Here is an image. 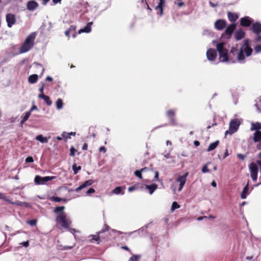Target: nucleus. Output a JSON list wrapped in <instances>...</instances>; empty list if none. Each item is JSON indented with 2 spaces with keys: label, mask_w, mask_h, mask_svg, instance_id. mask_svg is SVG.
<instances>
[{
  "label": "nucleus",
  "mask_w": 261,
  "mask_h": 261,
  "mask_svg": "<svg viewBox=\"0 0 261 261\" xmlns=\"http://www.w3.org/2000/svg\"><path fill=\"white\" fill-rule=\"evenodd\" d=\"M209 4L212 7H216L218 5L217 4H214L211 1L209 2Z\"/></svg>",
  "instance_id": "nucleus-61"
},
{
  "label": "nucleus",
  "mask_w": 261,
  "mask_h": 261,
  "mask_svg": "<svg viewBox=\"0 0 261 261\" xmlns=\"http://www.w3.org/2000/svg\"><path fill=\"white\" fill-rule=\"evenodd\" d=\"M72 168L74 174H76L81 169V166H77L76 165L74 164L72 165Z\"/></svg>",
  "instance_id": "nucleus-36"
},
{
  "label": "nucleus",
  "mask_w": 261,
  "mask_h": 261,
  "mask_svg": "<svg viewBox=\"0 0 261 261\" xmlns=\"http://www.w3.org/2000/svg\"><path fill=\"white\" fill-rule=\"evenodd\" d=\"M0 199H2L6 202H7L9 203L14 204H16L15 202H14L12 201L11 200H10L7 196H6L4 193L0 192Z\"/></svg>",
  "instance_id": "nucleus-29"
},
{
  "label": "nucleus",
  "mask_w": 261,
  "mask_h": 261,
  "mask_svg": "<svg viewBox=\"0 0 261 261\" xmlns=\"http://www.w3.org/2000/svg\"><path fill=\"white\" fill-rule=\"evenodd\" d=\"M248 190H249V187H248V184H247L244 188L242 192L241 197L242 199H244L246 198L247 195L248 194Z\"/></svg>",
  "instance_id": "nucleus-26"
},
{
  "label": "nucleus",
  "mask_w": 261,
  "mask_h": 261,
  "mask_svg": "<svg viewBox=\"0 0 261 261\" xmlns=\"http://www.w3.org/2000/svg\"><path fill=\"white\" fill-rule=\"evenodd\" d=\"M188 172H186L184 175L179 176L175 180L176 182H179V187L178 189V191H181L185 186L186 180L187 177L188 175Z\"/></svg>",
  "instance_id": "nucleus-9"
},
{
  "label": "nucleus",
  "mask_w": 261,
  "mask_h": 261,
  "mask_svg": "<svg viewBox=\"0 0 261 261\" xmlns=\"http://www.w3.org/2000/svg\"><path fill=\"white\" fill-rule=\"evenodd\" d=\"M237 156L241 160H244L245 158V156L244 155L241 153H238L237 154Z\"/></svg>",
  "instance_id": "nucleus-55"
},
{
  "label": "nucleus",
  "mask_w": 261,
  "mask_h": 261,
  "mask_svg": "<svg viewBox=\"0 0 261 261\" xmlns=\"http://www.w3.org/2000/svg\"><path fill=\"white\" fill-rule=\"evenodd\" d=\"M92 24V22H89L86 27L79 31V33L81 34L82 33H90L91 31V26Z\"/></svg>",
  "instance_id": "nucleus-19"
},
{
  "label": "nucleus",
  "mask_w": 261,
  "mask_h": 261,
  "mask_svg": "<svg viewBox=\"0 0 261 261\" xmlns=\"http://www.w3.org/2000/svg\"><path fill=\"white\" fill-rule=\"evenodd\" d=\"M72 248V246H65L63 247V248L62 249L63 250H69Z\"/></svg>",
  "instance_id": "nucleus-60"
},
{
  "label": "nucleus",
  "mask_w": 261,
  "mask_h": 261,
  "mask_svg": "<svg viewBox=\"0 0 261 261\" xmlns=\"http://www.w3.org/2000/svg\"><path fill=\"white\" fill-rule=\"evenodd\" d=\"M241 124V121L238 119H233L230 121L229 129L226 130L225 133V135H232L236 133Z\"/></svg>",
  "instance_id": "nucleus-5"
},
{
  "label": "nucleus",
  "mask_w": 261,
  "mask_h": 261,
  "mask_svg": "<svg viewBox=\"0 0 261 261\" xmlns=\"http://www.w3.org/2000/svg\"><path fill=\"white\" fill-rule=\"evenodd\" d=\"M140 184H138V185H134L132 187H129L128 189V191L129 192H133L137 189H138L140 188Z\"/></svg>",
  "instance_id": "nucleus-37"
},
{
  "label": "nucleus",
  "mask_w": 261,
  "mask_h": 261,
  "mask_svg": "<svg viewBox=\"0 0 261 261\" xmlns=\"http://www.w3.org/2000/svg\"><path fill=\"white\" fill-rule=\"evenodd\" d=\"M227 17L229 20L232 22H235L239 18V16L236 13L230 12H227Z\"/></svg>",
  "instance_id": "nucleus-21"
},
{
  "label": "nucleus",
  "mask_w": 261,
  "mask_h": 261,
  "mask_svg": "<svg viewBox=\"0 0 261 261\" xmlns=\"http://www.w3.org/2000/svg\"><path fill=\"white\" fill-rule=\"evenodd\" d=\"M211 33V31L208 30H205L203 31L202 34L203 35H210Z\"/></svg>",
  "instance_id": "nucleus-54"
},
{
  "label": "nucleus",
  "mask_w": 261,
  "mask_h": 261,
  "mask_svg": "<svg viewBox=\"0 0 261 261\" xmlns=\"http://www.w3.org/2000/svg\"><path fill=\"white\" fill-rule=\"evenodd\" d=\"M179 2L177 3V5L179 6V7H182L184 5V3L180 1V0H179Z\"/></svg>",
  "instance_id": "nucleus-62"
},
{
  "label": "nucleus",
  "mask_w": 261,
  "mask_h": 261,
  "mask_svg": "<svg viewBox=\"0 0 261 261\" xmlns=\"http://www.w3.org/2000/svg\"><path fill=\"white\" fill-rule=\"evenodd\" d=\"M141 257V255L139 254H136L133 255L132 256H131L128 261H138L139 260Z\"/></svg>",
  "instance_id": "nucleus-33"
},
{
  "label": "nucleus",
  "mask_w": 261,
  "mask_h": 261,
  "mask_svg": "<svg viewBox=\"0 0 261 261\" xmlns=\"http://www.w3.org/2000/svg\"><path fill=\"white\" fill-rule=\"evenodd\" d=\"M245 33L242 29H239L234 33V37L237 40H240L245 37Z\"/></svg>",
  "instance_id": "nucleus-18"
},
{
  "label": "nucleus",
  "mask_w": 261,
  "mask_h": 261,
  "mask_svg": "<svg viewBox=\"0 0 261 261\" xmlns=\"http://www.w3.org/2000/svg\"><path fill=\"white\" fill-rule=\"evenodd\" d=\"M75 149L73 147H71L70 149V155L71 156H74L75 154Z\"/></svg>",
  "instance_id": "nucleus-52"
},
{
  "label": "nucleus",
  "mask_w": 261,
  "mask_h": 261,
  "mask_svg": "<svg viewBox=\"0 0 261 261\" xmlns=\"http://www.w3.org/2000/svg\"><path fill=\"white\" fill-rule=\"evenodd\" d=\"M55 178V176L41 177L39 175H36L34 179V182L36 185H44Z\"/></svg>",
  "instance_id": "nucleus-6"
},
{
  "label": "nucleus",
  "mask_w": 261,
  "mask_h": 261,
  "mask_svg": "<svg viewBox=\"0 0 261 261\" xmlns=\"http://www.w3.org/2000/svg\"><path fill=\"white\" fill-rule=\"evenodd\" d=\"M30 115H31L30 112H27L25 113L24 116L23 117V118L24 119V120L27 121L30 117Z\"/></svg>",
  "instance_id": "nucleus-48"
},
{
  "label": "nucleus",
  "mask_w": 261,
  "mask_h": 261,
  "mask_svg": "<svg viewBox=\"0 0 261 261\" xmlns=\"http://www.w3.org/2000/svg\"><path fill=\"white\" fill-rule=\"evenodd\" d=\"M179 207L180 205L176 202H173L171 206V211H173L177 209Z\"/></svg>",
  "instance_id": "nucleus-40"
},
{
  "label": "nucleus",
  "mask_w": 261,
  "mask_h": 261,
  "mask_svg": "<svg viewBox=\"0 0 261 261\" xmlns=\"http://www.w3.org/2000/svg\"><path fill=\"white\" fill-rule=\"evenodd\" d=\"M38 6L37 3L34 1H29L27 4V9L30 11H34Z\"/></svg>",
  "instance_id": "nucleus-20"
},
{
  "label": "nucleus",
  "mask_w": 261,
  "mask_h": 261,
  "mask_svg": "<svg viewBox=\"0 0 261 261\" xmlns=\"http://www.w3.org/2000/svg\"><path fill=\"white\" fill-rule=\"evenodd\" d=\"M219 143V141L218 140L211 143L207 148V151H211L214 150L217 147Z\"/></svg>",
  "instance_id": "nucleus-28"
},
{
  "label": "nucleus",
  "mask_w": 261,
  "mask_h": 261,
  "mask_svg": "<svg viewBox=\"0 0 261 261\" xmlns=\"http://www.w3.org/2000/svg\"><path fill=\"white\" fill-rule=\"evenodd\" d=\"M201 170L203 173H207V172H210L209 169H208V168H207V164H205V165H204L203 166Z\"/></svg>",
  "instance_id": "nucleus-45"
},
{
  "label": "nucleus",
  "mask_w": 261,
  "mask_h": 261,
  "mask_svg": "<svg viewBox=\"0 0 261 261\" xmlns=\"http://www.w3.org/2000/svg\"><path fill=\"white\" fill-rule=\"evenodd\" d=\"M112 193L113 194L118 195V194H121L123 195L124 194V192L122 191V188L120 187H117L115 188L113 191Z\"/></svg>",
  "instance_id": "nucleus-31"
},
{
  "label": "nucleus",
  "mask_w": 261,
  "mask_h": 261,
  "mask_svg": "<svg viewBox=\"0 0 261 261\" xmlns=\"http://www.w3.org/2000/svg\"><path fill=\"white\" fill-rule=\"evenodd\" d=\"M231 54L237 55V60L241 64L246 62V58L250 57L253 53V49L250 46L249 39H245L239 50L236 47H232L230 50Z\"/></svg>",
  "instance_id": "nucleus-1"
},
{
  "label": "nucleus",
  "mask_w": 261,
  "mask_h": 261,
  "mask_svg": "<svg viewBox=\"0 0 261 261\" xmlns=\"http://www.w3.org/2000/svg\"><path fill=\"white\" fill-rule=\"evenodd\" d=\"M50 200L56 202H59L61 201L67 202V201L66 198H60L57 196H52L50 198Z\"/></svg>",
  "instance_id": "nucleus-30"
},
{
  "label": "nucleus",
  "mask_w": 261,
  "mask_h": 261,
  "mask_svg": "<svg viewBox=\"0 0 261 261\" xmlns=\"http://www.w3.org/2000/svg\"><path fill=\"white\" fill-rule=\"evenodd\" d=\"M175 115V112L173 110H170L167 112V117L169 118L171 124L174 125L176 124L175 119H174Z\"/></svg>",
  "instance_id": "nucleus-16"
},
{
  "label": "nucleus",
  "mask_w": 261,
  "mask_h": 261,
  "mask_svg": "<svg viewBox=\"0 0 261 261\" xmlns=\"http://www.w3.org/2000/svg\"><path fill=\"white\" fill-rule=\"evenodd\" d=\"M36 66L38 69L41 70V75H42L43 74V72L44 71V68L42 67V66L41 64H40L39 63H37Z\"/></svg>",
  "instance_id": "nucleus-44"
},
{
  "label": "nucleus",
  "mask_w": 261,
  "mask_h": 261,
  "mask_svg": "<svg viewBox=\"0 0 261 261\" xmlns=\"http://www.w3.org/2000/svg\"><path fill=\"white\" fill-rule=\"evenodd\" d=\"M36 140L40 141L42 143H46L48 142V139L45 137L43 136L42 135H38L36 137Z\"/></svg>",
  "instance_id": "nucleus-27"
},
{
  "label": "nucleus",
  "mask_w": 261,
  "mask_h": 261,
  "mask_svg": "<svg viewBox=\"0 0 261 261\" xmlns=\"http://www.w3.org/2000/svg\"><path fill=\"white\" fill-rule=\"evenodd\" d=\"M20 244L25 247H27L29 245V241H27L26 242H23L21 243Z\"/></svg>",
  "instance_id": "nucleus-56"
},
{
  "label": "nucleus",
  "mask_w": 261,
  "mask_h": 261,
  "mask_svg": "<svg viewBox=\"0 0 261 261\" xmlns=\"http://www.w3.org/2000/svg\"><path fill=\"white\" fill-rule=\"evenodd\" d=\"M56 107L57 109L60 110L63 107V102L62 100L60 98H58L56 101Z\"/></svg>",
  "instance_id": "nucleus-35"
},
{
  "label": "nucleus",
  "mask_w": 261,
  "mask_h": 261,
  "mask_svg": "<svg viewBox=\"0 0 261 261\" xmlns=\"http://www.w3.org/2000/svg\"><path fill=\"white\" fill-rule=\"evenodd\" d=\"M64 209H65V207L63 206H57V207H55V208L54 209V212L56 214H57V213L60 214L61 213H64L63 211H64Z\"/></svg>",
  "instance_id": "nucleus-34"
},
{
  "label": "nucleus",
  "mask_w": 261,
  "mask_h": 261,
  "mask_svg": "<svg viewBox=\"0 0 261 261\" xmlns=\"http://www.w3.org/2000/svg\"><path fill=\"white\" fill-rule=\"evenodd\" d=\"M165 3V0H160L159 3L157 6L155 7L156 10L160 11V15H162L163 13V7Z\"/></svg>",
  "instance_id": "nucleus-22"
},
{
  "label": "nucleus",
  "mask_w": 261,
  "mask_h": 261,
  "mask_svg": "<svg viewBox=\"0 0 261 261\" xmlns=\"http://www.w3.org/2000/svg\"><path fill=\"white\" fill-rule=\"evenodd\" d=\"M254 51L256 54L261 53V44H258L254 47Z\"/></svg>",
  "instance_id": "nucleus-41"
},
{
  "label": "nucleus",
  "mask_w": 261,
  "mask_h": 261,
  "mask_svg": "<svg viewBox=\"0 0 261 261\" xmlns=\"http://www.w3.org/2000/svg\"><path fill=\"white\" fill-rule=\"evenodd\" d=\"M94 183V181L92 179H89L85 181L83 184L80 186L79 187L76 188L74 191L76 192H79L80 191L82 190L83 189L90 186L92 185ZM73 190H70V191H73Z\"/></svg>",
  "instance_id": "nucleus-14"
},
{
  "label": "nucleus",
  "mask_w": 261,
  "mask_h": 261,
  "mask_svg": "<svg viewBox=\"0 0 261 261\" xmlns=\"http://www.w3.org/2000/svg\"><path fill=\"white\" fill-rule=\"evenodd\" d=\"M255 40L257 42L261 41V36H258L256 37L255 38Z\"/></svg>",
  "instance_id": "nucleus-64"
},
{
  "label": "nucleus",
  "mask_w": 261,
  "mask_h": 261,
  "mask_svg": "<svg viewBox=\"0 0 261 261\" xmlns=\"http://www.w3.org/2000/svg\"><path fill=\"white\" fill-rule=\"evenodd\" d=\"M140 188L142 190L145 189L148 190L150 194H152L154 191L158 188V185L155 184H152L150 185H141Z\"/></svg>",
  "instance_id": "nucleus-13"
},
{
  "label": "nucleus",
  "mask_w": 261,
  "mask_h": 261,
  "mask_svg": "<svg viewBox=\"0 0 261 261\" xmlns=\"http://www.w3.org/2000/svg\"><path fill=\"white\" fill-rule=\"evenodd\" d=\"M75 27L74 26L71 25L68 30H67V31H65V35L69 37V33H70V32H72V31L74 32L75 30Z\"/></svg>",
  "instance_id": "nucleus-38"
},
{
  "label": "nucleus",
  "mask_w": 261,
  "mask_h": 261,
  "mask_svg": "<svg viewBox=\"0 0 261 261\" xmlns=\"http://www.w3.org/2000/svg\"><path fill=\"white\" fill-rule=\"evenodd\" d=\"M225 43H219L217 44V50L219 53V60L222 62L234 63L236 61L230 58V55L228 54V50L224 47Z\"/></svg>",
  "instance_id": "nucleus-2"
},
{
  "label": "nucleus",
  "mask_w": 261,
  "mask_h": 261,
  "mask_svg": "<svg viewBox=\"0 0 261 261\" xmlns=\"http://www.w3.org/2000/svg\"><path fill=\"white\" fill-rule=\"evenodd\" d=\"M38 79L37 74H34L29 76L28 81L31 84H34L37 82Z\"/></svg>",
  "instance_id": "nucleus-24"
},
{
  "label": "nucleus",
  "mask_w": 261,
  "mask_h": 261,
  "mask_svg": "<svg viewBox=\"0 0 261 261\" xmlns=\"http://www.w3.org/2000/svg\"><path fill=\"white\" fill-rule=\"evenodd\" d=\"M38 97L43 99L48 106H50L52 104V101L48 96L45 95L44 94H39Z\"/></svg>",
  "instance_id": "nucleus-23"
},
{
  "label": "nucleus",
  "mask_w": 261,
  "mask_h": 261,
  "mask_svg": "<svg viewBox=\"0 0 261 261\" xmlns=\"http://www.w3.org/2000/svg\"><path fill=\"white\" fill-rule=\"evenodd\" d=\"M6 20L7 23L8 27L11 28L15 24L16 18L15 14L12 13H8L6 16Z\"/></svg>",
  "instance_id": "nucleus-10"
},
{
  "label": "nucleus",
  "mask_w": 261,
  "mask_h": 261,
  "mask_svg": "<svg viewBox=\"0 0 261 261\" xmlns=\"http://www.w3.org/2000/svg\"><path fill=\"white\" fill-rule=\"evenodd\" d=\"M253 20L249 16H245L241 18L240 19V24L243 27H249L252 23Z\"/></svg>",
  "instance_id": "nucleus-15"
},
{
  "label": "nucleus",
  "mask_w": 261,
  "mask_h": 261,
  "mask_svg": "<svg viewBox=\"0 0 261 261\" xmlns=\"http://www.w3.org/2000/svg\"><path fill=\"white\" fill-rule=\"evenodd\" d=\"M57 222L64 228H68L71 224L70 218L65 213H61L56 218Z\"/></svg>",
  "instance_id": "nucleus-4"
},
{
  "label": "nucleus",
  "mask_w": 261,
  "mask_h": 261,
  "mask_svg": "<svg viewBox=\"0 0 261 261\" xmlns=\"http://www.w3.org/2000/svg\"><path fill=\"white\" fill-rule=\"evenodd\" d=\"M134 174L140 179H142V172L140 170H136L134 172Z\"/></svg>",
  "instance_id": "nucleus-42"
},
{
  "label": "nucleus",
  "mask_w": 261,
  "mask_h": 261,
  "mask_svg": "<svg viewBox=\"0 0 261 261\" xmlns=\"http://www.w3.org/2000/svg\"><path fill=\"white\" fill-rule=\"evenodd\" d=\"M236 23H232L228 25L226 28L224 33L222 34V36L227 39L230 38L236 28Z\"/></svg>",
  "instance_id": "nucleus-8"
},
{
  "label": "nucleus",
  "mask_w": 261,
  "mask_h": 261,
  "mask_svg": "<svg viewBox=\"0 0 261 261\" xmlns=\"http://www.w3.org/2000/svg\"><path fill=\"white\" fill-rule=\"evenodd\" d=\"M154 173H155V175H154V180L159 181V172L156 171H155Z\"/></svg>",
  "instance_id": "nucleus-53"
},
{
  "label": "nucleus",
  "mask_w": 261,
  "mask_h": 261,
  "mask_svg": "<svg viewBox=\"0 0 261 261\" xmlns=\"http://www.w3.org/2000/svg\"><path fill=\"white\" fill-rule=\"evenodd\" d=\"M106 148H105V147L104 146H101L99 149V151L100 152H106Z\"/></svg>",
  "instance_id": "nucleus-58"
},
{
  "label": "nucleus",
  "mask_w": 261,
  "mask_h": 261,
  "mask_svg": "<svg viewBox=\"0 0 261 261\" xmlns=\"http://www.w3.org/2000/svg\"><path fill=\"white\" fill-rule=\"evenodd\" d=\"M35 38V34L34 33H31L28 36L20 48V53H24L29 51L34 45Z\"/></svg>",
  "instance_id": "nucleus-3"
},
{
  "label": "nucleus",
  "mask_w": 261,
  "mask_h": 261,
  "mask_svg": "<svg viewBox=\"0 0 261 261\" xmlns=\"http://www.w3.org/2000/svg\"><path fill=\"white\" fill-rule=\"evenodd\" d=\"M61 135H62V137L65 139L70 138V137L69 136V135H68V134L66 132H63Z\"/></svg>",
  "instance_id": "nucleus-50"
},
{
  "label": "nucleus",
  "mask_w": 261,
  "mask_h": 261,
  "mask_svg": "<svg viewBox=\"0 0 261 261\" xmlns=\"http://www.w3.org/2000/svg\"><path fill=\"white\" fill-rule=\"evenodd\" d=\"M217 51L213 48L208 49L206 51V57L209 61H214L217 57Z\"/></svg>",
  "instance_id": "nucleus-12"
},
{
  "label": "nucleus",
  "mask_w": 261,
  "mask_h": 261,
  "mask_svg": "<svg viewBox=\"0 0 261 261\" xmlns=\"http://www.w3.org/2000/svg\"><path fill=\"white\" fill-rule=\"evenodd\" d=\"M95 191L93 188H91L87 191L86 194L90 195V194L94 193L95 192Z\"/></svg>",
  "instance_id": "nucleus-49"
},
{
  "label": "nucleus",
  "mask_w": 261,
  "mask_h": 261,
  "mask_svg": "<svg viewBox=\"0 0 261 261\" xmlns=\"http://www.w3.org/2000/svg\"><path fill=\"white\" fill-rule=\"evenodd\" d=\"M251 30L256 34H260L261 33V23L259 22L253 23L251 27Z\"/></svg>",
  "instance_id": "nucleus-17"
},
{
  "label": "nucleus",
  "mask_w": 261,
  "mask_h": 261,
  "mask_svg": "<svg viewBox=\"0 0 261 261\" xmlns=\"http://www.w3.org/2000/svg\"><path fill=\"white\" fill-rule=\"evenodd\" d=\"M37 110V106H36L35 105H33L31 109L30 110V111L29 112H30V113L31 114V112L34 111V110Z\"/></svg>",
  "instance_id": "nucleus-57"
},
{
  "label": "nucleus",
  "mask_w": 261,
  "mask_h": 261,
  "mask_svg": "<svg viewBox=\"0 0 261 261\" xmlns=\"http://www.w3.org/2000/svg\"><path fill=\"white\" fill-rule=\"evenodd\" d=\"M105 230H102L101 231H100L98 233V234H96V235H93L92 237V239L93 240H94L95 241H98L99 240V234L102 233V232H104Z\"/></svg>",
  "instance_id": "nucleus-39"
},
{
  "label": "nucleus",
  "mask_w": 261,
  "mask_h": 261,
  "mask_svg": "<svg viewBox=\"0 0 261 261\" xmlns=\"http://www.w3.org/2000/svg\"><path fill=\"white\" fill-rule=\"evenodd\" d=\"M67 229L69 230V231L71 233H73V234L74 233H75V232H76L77 231H76L74 228H70L69 227V228H67Z\"/></svg>",
  "instance_id": "nucleus-59"
},
{
  "label": "nucleus",
  "mask_w": 261,
  "mask_h": 261,
  "mask_svg": "<svg viewBox=\"0 0 261 261\" xmlns=\"http://www.w3.org/2000/svg\"><path fill=\"white\" fill-rule=\"evenodd\" d=\"M25 162L26 163H33L34 162V160L32 156H28L25 159Z\"/></svg>",
  "instance_id": "nucleus-47"
},
{
  "label": "nucleus",
  "mask_w": 261,
  "mask_h": 261,
  "mask_svg": "<svg viewBox=\"0 0 261 261\" xmlns=\"http://www.w3.org/2000/svg\"><path fill=\"white\" fill-rule=\"evenodd\" d=\"M44 87H45V84L43 83L41 87L39 89V90L40 92V94H44L43 91H44Z\"/></svg>",
  "instance_id": "nucleus-51"
},
{
  "label": "nucleus",
  "mask_w": 261,
  "mask_h": 261,
  "mask_svg": "<svg viewBox=\"0 0 261 261\" xmlns=\"http://www.w3.org/2000/svg\"><path fill=\"white\" fill-rule=\"evenodd\" d=\"M253 140L255 142L261 141V131L256 130L254 134Z\"/></svg>",
  "instance_id": "nucleus-25"
},
{
  "label": "nucleus",
  "mask_w": 261,
  "mask_h": 261,
  "mask_svg": "<svg viewBox=\"0 0 261 261\" xmlns=\"http://www.w3.org/2000/svg\"><path fill=\"white\" fill-rule=\"evenodd\" d=\"M36 220H28L27 223L31 226H35L36 225Z\"/></svg>",
  "instance_id": "nucleus-43"
},
{
  "label": "nucleus",
  "mask_w": 261,
  "mask_h": 261,
  "mask_svg": "<svg viewBox=\"0 0 261 261\" xmlns=\"http://www.w3.org/2000/svg\"><path fill=\"white\" fill-rule=\"evenodd\" d=\"M147 227H148V225H147L145 226V227H143L141 228H140V229H138L137 230H135L134 231L130 232L129 233V235H130L131 234H132L134 232L139 233L140 231H143L144 228H146Z\"/></svg>",
  "instance_id": "nucleus-46"
},
{
  "label": "nucleus",
  "mask_w": 261,
  "mask_h": 261,
  "mask_svg": "<svg viewBox=\"0 0 261 261\" xmlns=\"http://www.w3.org/2000/svg\"><path fill=\"white\" fill-rule=\"evenodd\" d=\"M87 148H88V145H87V144H86V143L84 144V145L83 146V147H82L83 150H86L87 149Z\"/></svg>",
  "instance_id": "nucleus-63"
},
{
  "label": "nucleus",
  "mask_w": 261,
  "mask_h": 261,
  "mask_svg": "<svg viewBox=\"0 0 261 261\" xmlns=\"http://www.w3.org/2000/svg\"><path fill=\"white\" fill-rule=\"evenodd\" d=\"M227 22L224 19H218L214 24V27L216 29L219 31H221L226 27Z\"/></svg>",
  "instance_id": "nucleus-11"
},
{
  "label": "nucleus",
  "mask_w": 261,
  "mask_h": 261,
  "mask_svg": "<svg viewBox=\"0 0 261 261\" xmlns=\"http://www.w3.org/2000/svg\"><path fill=\"white\" fill-rule=\"evenodd\" d=\"M249 169L250 172V176L253 181H256L257 178L258 167L257 165L251 163L249 165Z\"/></svg>",
  "instance_id": "nucleus-7"
},
{
  "label": "nucleus",
  "mask_w": 261,
  "mask_h": 261,
  "mask_svg": "<svg viewBox=\"0 0 261 261\" xmlns=\"http://www.w3.org/2000/svg\"><path fill=\"white\" fill-rule=\"evenodd\" d=\"M259 129H261V123L259 122H256L255 123H252V126L251 128V130H258Z\"/></svg>",
  "instance_id": "nucleus-32"
}]
</instances>
